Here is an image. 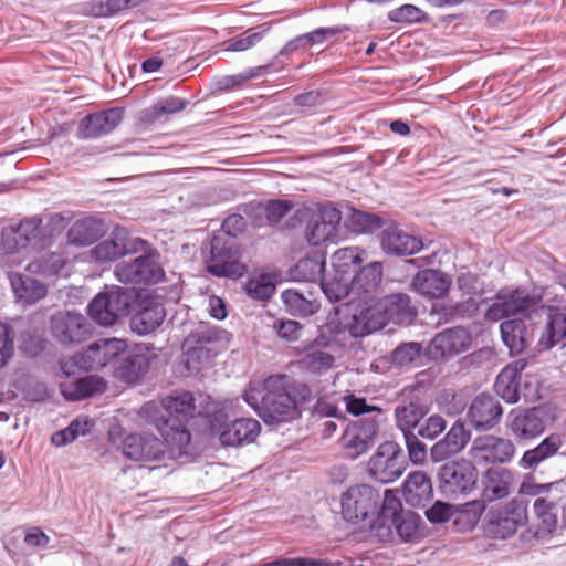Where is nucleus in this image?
<instances>
[{
	"instance_id": "nucleus-27",
	"label": "nucleus",
	"mask_w": 566,
	"mask_h": 566,
	"mask_svg": "<svg viewBox=\"0 0 566 566\" xmlns=\"http://www.w3.org/2000/svg\"><path fill=\"white\" fill-rule=\"evenodd\" d=\"M451 283V277L441 270L426 269L413 276L411 289L427 298L434 300L447 296Z\"/></svg>"
},
{
	"instance_id": "nucleus-19",
	"label": "nucleus",
	"mask_w": 566,
	"mask_h": 566,
	"mask_svg": "<svg viewBox=\"0 0 566 566\" xmlns=\"http://www.w3.org/2000/svg\"><path fill=\"white\" fill-rule=\"evenodd\" d=\"M146 245V240L129 237L125 230L116 229L109 238L96 244L91 250V254L97 262H111L128 254H135L144 250Z\"/></svg>"
},
{
	"instance_id": "nucleus-7",
	"label": "nucleus",
	"mask_w": 566,
	"mask_h": 566,
	"mask_svg": "<svg viewBox=\"0 0 566 566\" xmlns=\"http://www.w3.org/2000/svg\"><path fill=\"white\" fill-rule=\"evenodd\" d=\"M207 272L216 277L238 280L245 275L248 266L239 261L234 241L224 235H213L210 240Z\"/></svg>"
},
{
	"instance_id": "nucleus-10",
	"label": "nucleus",
	"mask_w": 566,
	"mask_h": 566,
	"mask_svg": "<svg viewBox=\"0 0 566 566\" xmlns=\"http://www.w3.org/2000/svg\"><path fill=\"white\" fill-rule=\"evenodd\" d=\"M382 505L380 492L369 484L349 486L342 495V514L345 521L358 523L377 517Z\"/></svg>"
},
{
	"instance_id": "nucleus-25",
	"label": "nucleus",
	"mask_w": 566,
	"mask_h": 566,
	"mask_svg": "<svg viewBox=\"0 0 566 566\" xmlns=\"http://www.w3.org/2000/svg\"><path fill=\"white\" fill-rule=\"evenodd\" d=\"M132 313L129 326L139 336L154 333L166 317L164 305L146 292Z\"/></svg>"
},
{
	"instance_id": "nucleus-23",
	"label": "nucleus",
	"mask_w": 566,
	"mask_h": 566,
	"mask_svg": "<svg viewBox=\"0 0 566 566\" xmlns=\"http://www.w3.org/2000/svg\"><path fill=\"white\" fill-rule=\"evenodd\" d=\"M471 334L463 327H450L434 335L427 347L431 360L457 356L469 349Z\"/></svg>"
},
{
	"instance_id": "nucleus-36",
	"label": "nucleus",
	"mask_w": 566,
	"mask_h": 566,
	"mask_svg": "<svg viewBox=\"0 0 566 566\" xmlns=\"http://www.w3.org/2000/svg\"><path fill=\"white\" fill-rule=\"evenodd\" d=\"M10 284L17 302L24 306L34 304L46 295V286L29 275L13 274Z\"/></svg>"
},
{
	"instance_id": "nucleus-46",
	"label": "nucleus",
	"mask_w": 566,
	"mask_h": 566,
	"mask_svg": "<svg viewBox=\"0 0 566 566\" xmlns=\"http://www.w3.org/2000/svg\"><path fill=\"white\" fill-rule=\"evenodd\" d=\"M281 298L285 310L293 316L307 317L315 314L319 308L316 301L306 298L297 290L283 291Z\"/></svg>"
},
{
	"instance_id": "nucleus-47",
	"label": "nucleus",
	"mask_w": 566,
	"mask_h": 566,
	"mask_svg": "<svg viewBox=\"0 0 566 566\" xmlns=\"http://www.w3.org/2000/svg\"><path fill=\"white\" fill-rule=\"evenodd\" d=\"M187 105L188 101L178 96L161 98L142 112V119L147 123H156L160 120L164 115L184 111Z\"/></svg>"
},
{
	"instance_id": "nucleus-50",
	"label": "nucleus",
	"mask_w": 566,
	"mask_h": 566,
	"mask_svg": "<svg viewBox=\"0 0 566 566\" xmlns=\"http://www.w3.org/2000/svg\"><path fill=\"white\" fill-rule=\"evenodd\" d=\"M92 426L91 420L87 417H77L70 422V424L55 431L51 436V442L55 447H63L75 441L80 436H85L90 431Z\"/></svg>"
},
{
	"instance_id": "nucleus-42",
	"label": "nucleus",
	"mask_w": 566,
	"mask_h": 566,
	"mask_svg": "<svg viewBox=\"0 0 566 566\" xmlns=\"http://www.w3.org/2000/svg\"><path fill=\"white\" fill-rule=\"evenodd\" d=\"M423 346L419 342L401 343L378 363L390 367L402 368L415 365L422 356Z\"/></svg>"
},
{
	"instance_id": "nucleus-32",
	"label": "nucleus",
	"mask_w": 566,
	"mask_h": 566,
	"mask_svg": "<svg viewBox=\"0 0 566 566\" xmlns=\"http://www.w3.org/2000/svg\"><path fill=\"white\" fill-rule=\"evenodd\" d=\"M106 381L98 376H84L73 382H61L59 390L64 400L74 402L103 394L106 390Z\"/></svg>"
},
{
	"instance_id": "nucleus-14",
	"label": "nucleus",
	"mask_w": 566,
	"mask_h": 566,
	"mask_svg": "<svg viewBox=\"0 0 566 566\" xmlns=\"http://www.w3.org/2000/svg\"><path fill=\"white\" fill-rule=\"evenodd\" d=\"M378 430V422L373 418H361L347 423L339 439L347 458L356 460L366 453L374 444Z\"/></svg>"
},
{
	"instance_id": "nucleus-33",
	"label": "nucleus",
	"mask_w": 566,
	"mask_h": 566,
	"mask_svg": "<svg viewBox=\"0 0 566 566\" xmlns=\"http://www.w3.org/2000/svg\"><path fill=\"white\" fill-rule=\"evenodd\" d=\"M562 444L560 434L551 433L536 447L526 450L520 459L518 465L524 470H535L544 461L554 458Z\"/></svg>"
},
{
	"instance_id": "nucleus-37",
	"label": "nucleus",
	"mask_w": 566,
	"mask_h": 566,
	"mask_svg": "<svg viewBox=\"0 0 566 566\" xmlns=\"http://www.w3.org/2000/svg\"><path fill=\"white\" fill-rule=\"evenodd\" d=\"M388 218L374 212L350 208L345 218V228L357 234H369L382 230Z\"/></svg>"
},
{
	"instance_id": "nucleus-16",
	"label": "nucleus",
	"mask_w": 566,
	"mask_h": 566,
	"mask_svg": "<svg viewBox=\"0 0 566 566\" xmlns=\"http://www.w3.org/2000/svg\"><path fill=\"white\" fill-rule=\"evenodd\" d=\"M376 316L381 328L389 324L409 325L417 317V310L411 305V298L405 293L389 294L371 300Z\"/></svg>"
},
{
	"instance_id": "nucleus-13",
	"label": "nucleus",
	"mask_w": 566,
	"mask_h": 566,
	"mask_svg": "<svg viewBox=\"0 0 566 566\" xmlns=\"http://www.w3.org/2000/svg\"><path fill=\"white\" fill-rule=\"evenodd\" d=\"M342 219V211L333 202L318 205L306 221V241L313 247L335 241L338 238Z\"/></svg>"
},
{
	"instance_id": "nucleus-4",
	"label": "nucleus",
	"mask_w": 566,
	"mask_h": 566,
	"mask_svg": "<svg viewBox=\"0 0 566 566\" xmlns=\"http://www.w3.org/2000/svg\"><path fill=\"white\" fill-rule=\"evenodd\" d=\"M144 294L145 291L134 286L112 285L88 303L87 314L101 326H113L134 311Z\"/></svg>"
},
{
	"instance_id": "nucleus-59",
	"label": "nucleus",
	"mask_w": 566,
	"mask_h": 566,
	"mask_svg": "<svg viewBox=\"0 0 566 566\" xmlns=\"http://www.w3.org/2000/svg\"><path fill=\"white\" fill-rule=\"evenodd\" d=\"M486 502L488 501H483L482 497L481 500H474L462 504L460 515L455 518L454 523L458 524L460 521L464 520L468 530L474 528L486 509Z\"/></svg>"
},
{
	"instance_id": "nucleus-6",
	"label": "nucleus",
	"mask_w": 566,
	"mask_h": 566,
	"mask_svg": "<svg viewBox=\"0 0 566 566\" xmlns=\"http://www.w3.org/2000/svg\"><path fill=\"white\" fill-rule=\"evenodd\" d=\"M556 417V409L549 403L513 409L509 415V430L518 442L532 441L553 426Z\"/></svg>"
},
{
	"instance_id": "nucleus-43",
	"label": "nucleus",
	"mask_w": 566,
	"mask_h": 566,
	"mask_svg": "<svg viewBox=\"0 0 566 566\" xmlns=\"http://www.w3.org/2000/svg\"><path fill=\"white\" fill-rule=\"evenodd\" d=\"M293 208V202L287 199H270L264 203H258L253 208L254 224L255 227H262L263 216L266 223L270 226L277 224Z\"/></svg>"
},
{
	"instance_id": "nucleus-15",
	"label": "nucleus",
	"mask_w": 566,
	"mask_h": 566,
	"mask_svg": "<svg viewBox=\"0 0 566 566\" xmlns=\"http://www.w3.org/2000/svg\"><path fill=\"white\" fill-rule=\"evenodd\" d=\"M469 454L478 464H505L513 460L515 446L510 439L485 434L472 441Z\"/></svg>"
},
{
	"instance_id": "nucleus-60",
	"label": "nucleus",
	"mask_w": 566,
	"mask_h": 566,
	"mask_svg": "<svg viewBox=\"0 0 566 566\" xmlns=\"http://www.w3.org/2000/svg\"><path fill=\"white\" fill-rule=\"evenodd\" d=\"M102 356L105 359V367L109 364H119V359L123 357L127 349V344L124 339L119 338H102L98 339Z\"/></svg>"
},
{
	"instance_id": "nucleus-18",
	"label": "nucleus",
	"mask_w": 566,
	"mask_h": 566,
	"mask_svg": "<svg viewBox=\"0 0 566 566\" xmlns=\"http://www.w3.org/2000/svg\"><path fill=\"white\" fill-rule=\"evenodd\" d=\"M381 251L390 256L413 255L423 249V242L418 237L408 233L397 221L388 218L380 234Z\"/></svg>"
},
{
	"instance_id": "nucleus-48",
	"label": "nucleus",
	"mask_w": 566,
	"mask_h": 566,
	"mask_svg": "<svg viewBox=\"0 0 566 566\" xmlns=\"http://www.w3.org/2000/svg\"><path fill=\"white\" fill-rule=\"evenodd\" d=\"M150 0H105L94 4V15L98 18H114L124 15Z\"/></svg>"
},
{
	"instance_id": "nucleus-62",
	"label": "nucleus",
	"mask_w": 566,
	"mask_h": 566,
	"mask_svg": "<svg viewBox=\"0 0 566 566\" xmlns=\"http://www.w3.org/2000/svg\"><path fill=\"white\" fill-rule=\"evenodd\" d=\"M14 355V331L7 323H0V369L6 367Z\"/></svg>"
},
{
	"instance_id": "nucleus-8",
	"label": "nucleus",
	"mask_w": 566,
	"mask_h": 566,
	"mask_svg": "<svg viewBox=\"0 0 566 566\" xmlns=\"http://www.w3.org/2000/svg\"><path fill=\"white\" fill-rule=\"evenodd\" d=\"M437 475L440 492L449 499L472 493L476 489L479 479L478 469L472 461L467 459L443 463Z\"/></svg>"
},
{
	"instance_id": "nucleus-22",
	"label": "nucleus",
	"mask_w": 566,
	"mask_h": 566,
	"mask_svg": "<svg viewBox=\"0 0 566 566\" xmlns=\"http://www.w3.org/2000/svg\"><path fill=\"white\" fill-rule=\"evenodd\" d=\"M156 358L154 348L137 344L134 348L126 349L119 359L115 367L116 376L126 384H135L148 373L151 361Z\"/></svg>"
},
{
	"instance_id": "nucleus-51",
	"label": "nucleus",
	"mask_w": 566,
	"mask_h": 566,
	"mask_svg": "<svg viewBox=\"0 0 566 566\" xmlns=\"http://www.w3.org/2000/svg\"><path fill=\"white\" fill-rule=\"evenodd\" d=\"M333 355L318 348H312L300 360L301 368L313 375H321L333 367Z\"/></svg>"
},
{
	"instance_id": "nucleus-20",
	"label": "nucleus",
	"mask_w": 566,
	"mask_h": 566,
	"mask_svg": "<svg viewBox=\"0 0 566 566\" xmlns=\"http://www.w3.org/2000/svg\"><path fill=\"white\" fill-rule=\"evenodd\" d=\"M51 333L63 345L80 344L90 338L92 325L80 313H57L51 318Z\"/></svg>"
},
{
	"instance_id": "nucleus-44",
	"label": "nucleus",
	"mask_w": 566,
	"mask_h": 566,
	"mask_svg": "<svg viewBox=\"0 0 566 566\" xmlns=\"http://www.w3.org/2000/svg\"><path fill=\"white\" fill-rule=\"evenodd\" d=\"M325 268L326 255L321 252H313L297 261L293 274L298 281L319 282L324 276Z\"/></svg>"
},
{
	"instance_id": "nucleus-54",
	"label": "nucleus",
	"mask_w": 566,
	"mask_h": 566,
	"mask_svg": "<svg viewBox=\"0 0 566 566\" xmlns=\"http://www.w3.org/2000/svg\"><path fill=\"white\" fill-rule=\"evenodd\" d=\"M268 28L264 24L249 29L239 38H232L226 42V51L242 52L256 45L263 38Z\"/></svg>"
},
{
	"instance_id": "nucleus-55",
	"label": "nucleus",
	"mask_w": 566,
	"mask_h": 566,
	"mask_svg": "<svg viewBox=\"0 0 566 566\" xmlns=\"http://www.w3.org/2000/svg\"><path fill=\"white\" fill-rule=\"evenodd\" d=\"M388 19L395 23L416 24L427 23L430 17L413 4H403L388 12Z\"/></svg>"
},
{
	"instance_id": "nucleus-52",
	"label": "nucleus",
	"mask_w": 566,
	"mask_h": 566,
	"mask_svg": "<svg viewBox=\"0 0 566 566\" xmlns=\"http://www.w3.org/2000/svg\"><path fill=\"white\" fill-rule=\"evenodd\" d=\"M319 287L331 303H337L353 293L350 282L333 274L319 280Z\"/></svg>"
},
{
	"instance_id": "nucleus-9",
	"label": "nucleus",
	"mask_w": 566,
	"mask_h": 566,
	"mask_svg": "<svg viewBox=\"0 0 566 566\" xmlns=\"http://www.w3.org/2000/svg\"><path fill=\"white\" fill-rule=\"evenodd\" d=\"M144 253L116 264L114 275L124 284H157L165 279V271L156 250H143Z\"/></svg>"
},
{
	"instance_id": "nucleus-31",
	"label": "nucleus",
	"mask_w": 566,
	"mask_h": 566,
	"mask_svg": "<svg viewBox=\"0 0 566 566\" xmlns=\"http://www.w3.org/2000/svg\"><path fill=\"white\" fill-rule=\"evenodd\" d=\"M429 412L427 403L418 396L402 399L395 409L397 427L405 432H413Z\"/></svg>"
},
{
	"instance_id": "nucleus-38",
	"label": "nucleus",
	"mask_w": 566,
	"mask_h": 566,
	"mask_svg": "<svg viewBox=\"0 0 566 566\" xmlns=\"http://www.w3.org/2000/svg\"><path fill=\"white\" fill-rule=\"evenodd\" d=\"M104 233V223L93 217L77 220L67 232L69 242L76 247H86L96 242Z\"/></svg>"
},
{
	"instance_id": "nucleus-39",
	"label": "nucleus",
	"mask_w": 566,
	"mask_h": 566,
	"mask_svg": "<svg viewBox=\"0 0 566 566\" xmlns=\"http://www.w3.org/2000/svg\"><path fill=\"white\" fill-rule=\"evenodd\" d=\"M364 251L357 247L338 249L332 255L333 274L352 281V277L364 262Z\"/></svg>"
},
{
	"instance_id": "nucleus-57",
	"label": "nucleus",
	"mask_w": 566,
	"mask_h": 566,
	"mask_svg": "<svg viewBox=\"0 0 566 566\" xmlns=\"http://www.w3.org/2000/svg\"><path fill=\"white\" fill-rule=\"evenodd\" d=\"M270 67L271 65H263L256 69H250L244 73L223 76L216 82V88L220 92L232 90L234 87L240 86L248 80L258 76L260 74V71L266 73L270 70Z\"/></svg>"
},
{
	"instance_id": "nucleus-63",
	"label": "nucleus",
	"mask_w": 566,
	"mask_h": 566,
	"mask_svg": "<svg viewBox=\"0 0 566 566\" xmlns=\"http://www.w3.org/2000/svg\"><path fill=\"white\" fill-rule=\"evenodd\" d=\"M533 509L539 521V531L548 534L553 533L557 527L560 511L548 510V506L539 504L536 500L533 503Z\"/></svg>"
},
{
	"instance_id": "nucleus-29",
	"label": "nucleus",
	"mask_w": 566,
	"mask_h": 566,
	"mask_svg": "<svg viewBox=\"0 0 566 566\" xmlns=\"http://www.w3.org/2000/svg\"><path fill=\"white\" fill-rule=\"evenodd\" d=\"M513 482L512 472L503 467H491L482 475V497L489 503L509 496Z\"/></svg>"
},
{
	"instance_id": "nucleus-26",
	"label": "nucleus",
	"mask_w": 566,
	"mask_h": 566,
	"mask_svg": "<svg viewBox=\"0 0 566 566\" xmlns=\"http://www.w3.org/2000/svg\"><path fill=\"white\" fill-rule=\"evenodd\" d=\"M123 120V109L118 107L85 115L78 123V139H96L109 135Z\"/></svg>"
},
{
	"instance_id": "nucleus-58",
	"label": "nucleus",
	"mask_w": 566,
	"mask_h": 566,
	"mask_svg": "<svg viewBox=\"0 0 566 566\" xmlns=\"http://www.w3.org/2000/svg\"><path fill=\"white\" fill-rule=\"evenodd\" d=\"M78 357L81 370H99L105 367V359L102 356L98 340L93 342L84 352L78 354Z\"/></svg>"
},
{
	"instance_id": "nucleus-24",
	"label": "nucleus",
	"mask_w": 566,
	"mask_h": 566,
	"mask_svg": "<svg viewBox=\"0 0 566 566\" xmlns=\"http://www.w3.org/2000/svg\"><path fill=\"white\" fill-rule=\"evenodd\" d=\"M370 301L358 303L353 311L343 315L338 322V333H347L353 338H360L382 329Z\"/></svg>"
},
{
	"instance_id": "nucleus-2",
	"label": "nucleus",
	"mask_w": 566,
	"mask_h": 566,
	"mask_svg": "<svg viewBox=\"0 0 566 566\" xmlns=\"http://www.w3.org/2000/svg\"><path fill=\"white\" fill-rule=\"evenodd\" d=\"M312 397L307 384L298 382L285 374L251 380L243 394V400L266 424L298 419L302 406L310 402Z\"/></svg>"
},
{
	"instance_id": "nucleus-40",
	"label": "nucleus",
	"mask_w": 566,
	"mask_h": 566,
	"mask_svg": "<svg viewBox=\"0 0 566 566\" xmlns=\"http://www.w3.org/2000/svg\"><path fill=\"white\" fill-rule=\"evenodd\" d=\"M501 337L511 354L522 353L528 345L526 324L521 318L502 321L500 325Z\"/></svg>"
},
{
	"instance_id": "nucleus-12",
	"label": "nucleus",
	"mask_w": 566,
	"mask_h": 566,
	"mask_svg": "<svg viewBox=\"0 0 566 566\" xmlns=\"http://www.w3.org/2000/svg\"><path fill=\"white\" fill-rule=\"evenodd\" d=\"M407 467L402 448L396 441L380 443L368 461L367 472L376 481L388 484L399 479Z\"/></svg>"
},
{
	"instance_id": "nucleus-56",
	"label": "nucleus",
	"mask_w": 566,
	"mask_h": 566,
	"mask_svg": "<svg viewBox=\"0 0 566 566\" xmlns=\"http://www.w3.org/2000/svg\"><path fill=\"white\" fill-rule=\"evenodd\" d=\"M244 290L247 295L255 301H268L272 297L275 286L269 274H261L256 279H250L245 283Z\"/></svg>"
},
{
	"instance_id": "nucleus-30",
	"label": "nucleus",
	"mask_w": 566,
	"mask_h": 566,
	"mask_svg": "<svg viewBox=\"0 0 566 566\" xmlns=\"http://www.w3.org/2000/svg\"><path fill=\"white\" fill-rule=\"evenodd\" d=\"M347 30L346 25L335 27H321L313 31L300 34L290 40L279 52L277 56H286L298 50H305L316 45L326 43L331 38H334Z\"/></svg>"
},
{
	"instance_id": "nucleus-49",
	"label": "nucleus",
	"mask_w": 566,
	"mask_h": 566,
	"mask_svg": "<svg viewBox=\"0 0 566 566\" xmlns=\"http://www.w3.org/2000/svg\"><path fill=\"white\" fill-rule=\"evenodd\" d=\"M545 493V496L536 497V501L548 506V510L560 511L562 524L566 527V483L564 481L549 483Z\"/></svg>"
},
{
	"instance_id": "nucleus-34",
	"label": "nucleus",
	"mask_w": 566,
	"mask_h": 566,
	"mask_svg": "<svg viewBox=\"0 0 566 566\" xmlns=\"http://www.w3.org/2000/svg\"><path fill=\"white\" fill-rule=\"evenodd\" d=\"M433 494L432 482L422 471L409 473L403 483V496L412 506H423Z\"/></svg>"
},
{
	"instance_id": "nucleus-45",
	"label": "nucleus",
	"mask_w": 566,
	"mask_h": 566,
	"mask_svg": "<svg viewBox=\"0 0 566 566\" xmlns=\"http://www.w3.org/2000/svg\"><path fill=\"white\" fill-rule=\"evenodd\" d=\"M219 339V334L216 328L200 325L192 329L185 339L186 355L188 358H200L205 352L209 354V349L205 348V345L212 344Z\"/></svg>"
},
{
	"instance_id": "nucleus-5",
	"label": "nucleus",
	"mask_w": 566,
	"mask_h": 566,
	"mask_svg": "<svg viewBox=\"0 0 566 566\" xmlns=\"http://www.w3.org/2000/svg\"><path fill=\"white\" fill-rule=\"evenodd\" d=\"M389 490H386L382 505L377 517L370 523V528L377 532L379 536H388L392 530L403 541H410L418 532L421 518L412 511H405L401 502L394 496H389Z\"/></svg>"
},
{
	"instance_id": "nucleus-11",
	"label": "nucleus",
	"mask_w": 566,
	"mask_h": 566,
	"mask_svg": "<svg viewBox=\"0 0 566 566\" xmlns=\"http://www.w3.org/2000/svg\"><path fill=\"white\" fill-rule=\"evenodd\" d=\"M527 521L526 504L513 499L503 507L492 506L483 520L484 534L493 539H505Z\"/></svg>"
},
{
	"instance_id": "nucleus-53",
	"label": "nucleus",
	"mask_w": 566,
	"mask_h": 566,
	"mask_svg": "<svg viewBox=\"0 0 566 566\" xmlns=\"http://www.w3.org/2000/svg\"><path fill=\"white\" fill-rule=\"evenodd\" d=\"M499 300L505 305L504 308L509 316L525 313L536 304L535 297L530 294H523L518 290L509 293L499 292Z\"/></svg>"
},
{
	"instance_id": "nucleus-28",
	"label": "nucleus",
	"mask_w": 566,
	"mask_h": 566,
	"mask_svg": "<svg viewBox=\"0 0 566 566\" xmlns=\"http://www.w3.org/2000/svg\"><path fill=\"white\" fill-rule=\"evenodd\" d=\"M526 366L527 360L517 359L506 365L497 375L494 391L505 402L516 403L520 400L521 378Z\"/></svg>"
},
{
	"instance_id": "nucleus-35",
	"label": "nucleus",
	"mask_w": 566,
	"mask_h": 566,
	"mask_svg": "<svg viewBox=\"0 0 566 566\" xmlns=\"http://www.w3.org/2000/svg\"><path fill=\"white\" fill-rule=\"evenodd\" d=\"M566 339V308L549 307L545 328L539 338L544 349H552Z\"/></svg>"
},
{
	"instance_id": "nucleus-64",
	"label": "nucleus",
	"mask_w": 566,
	"mask_h": 566,
	"mask_svg": "<svg viewBox=\"0 0 566 566\" xmlns=\"http://www.w3.org/2000/svg\"><path fill=\"white\" fill-rule=\"evenodd\" d=\"M447 428V421L442 416L432 415L428 417L423 423H419L416 428V433L428 440H434L438 438Z\"/></svg>"
},
{
	"instance_id": "nucleus-61",
	"label": "nucleus",
	"mask_w": 566,
	"mask_h": 566,
	"mask_svg": "<svg viewBox=\"0 0 566 566\" xmlns=\"http://www.w3.org/2000/svg\"><path fill=\"white\" fill-rule=\"evenodd\" d=\"M403 438L410 461L413 464L424 463L428 457V449L416 431L405 432Z\"/></svg>"
},
{
	"instance_id": "nucleus-41",
	"label": "nucleus",
	"mask_w": 566,
	"mask_h": 566,
	"mask_svg": "<svg viewBox=\"0 0 566 566\" xmlns=\"http://www.w3.org/2000/svg\"><path fill=\"white\" fill-rule=\"evenodd\" d=\"M382 280V263L374 261L367 265H360L354 276L350 285L354 294L371 293L378 289Z\"/></svg>"
},
{
	"instance_id": "nucleus-1",
	"label": "nucleus",
	"mask_w": 566,
	"mask_h": 566,
	"mask_svg": "<svg viewBox=\"0 0 566 566\" xmlns=\"http://www.w3.org/2000/svg\"><path fill=\"white\" fill-rule=\"evenodd\" d=\"M196 416L193 395L189 391L166 396L161 400V410L151 420L161 439L151 433H132L122 442L123 454L133 461L159 460L164 444L182 449L190 443L189 421Z\"/></svg>"
},
{
	"instance_id": "nucleus-21",
	"label": "nucleus",
	"mask_w": 566,
	"mask_h": 566,
	"mask_svg": "<svg viewBox=\"0 0 566 566\" xmlns=\"http://www.w3.org/2000/svg\"><path fill=\"white\" fill-rule=\"evenodd\" d=\"M503 416V407L491 394L481 392L474 397L467 410V420L476 431H489L496 427Z\"/></svg>"
},
{
	"instance_id": "nucleus-3",
	"label": "nucleus",
	"mask_w": 566,
	"mask_h": 566,
	"mask_svg": "<svg viewBox=\"0 0 566 566\" xmlns=\"http://www.w3.org/2000/svg\"><path fill=\"white\" fill-rule=\"evenodd\" d=\"M207 423L211 437H218L223 447L238 448L255 441L261 431V424L252 418L229 419L228 407L212 401L205 411L199 412Z\"/></svg>"
},
{
	"instance_id": "nucleus-17",
	"label": "nucleus",
	"mask_w": 566,
	"mask_h": 566,
	"mask_svg": "<svg viewBox=\"0 0 566 566\" xmlns=\"http://www.w3.org/2000/svg\"><path fill=\"white\" fill-rule=\"evenodd\" d=\"M40 233L41 219L34 217L22 220L15 226L2 229L0 249L8 254L20 252L29 247L40 249L43 247Z\"/></svg>"
}]
</instances>
